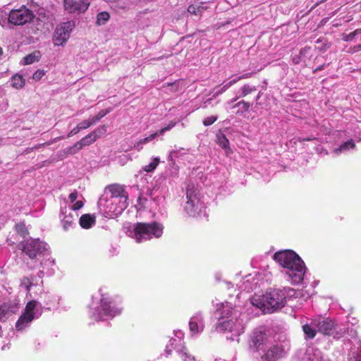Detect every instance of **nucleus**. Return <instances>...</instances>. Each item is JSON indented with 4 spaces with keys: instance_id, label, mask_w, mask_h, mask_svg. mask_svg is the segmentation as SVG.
<instances>
[{
    "instance_id": "obj_1",
    "label": "nucleus",
    "mask_w": 361,
    "mask_h": 361,
    "mask_svg": "<svg viewBox=\"0 0 361 361\" xmlns=\"http://www.w3.org/2000/svg\"><path fill=\"white\" fill-rule=\"evenodd\" d=\"M217 323L216 329L220 332H230L238 337L244 332L245 322L241 313L231 302H221L216 310Z\"/></svg>"
},
{
    "instance_id": "obj_2",
    "label": "nucleus",
    "mask_w": 361,
    "mask_h": 361,
    "mask_svg": "<svg viewBox=\"0 0 361 361\" xmlns=\"http://www.w3.org/2000/svg\"><path fill=\"white\" fill-rule=\"evenodd\" d=\"M274 259L283 269L286 279L293 285L300 283L306 272L304 262L295 252L281 250L274 255Z\"/></svg>"
},
{
    "instance_id": "obj_3",
    "label": "nucleus",
    "mask_w": 361,
    "mask_h": 361,
    "mask_svg": "<svg viewBox=\"0 0 361 361\" xmlns=\"http://www.w3.org/2000/svg\"><path fill=\"white\" fill-rule=\"evenodd\" d=\"M293 288L274 289L267 292L264 295L255 294L250 299L252 306L261 310L264 313H271L283 307L288 296L295 295Z\"/></svg>"
},
{
    "instance_id": "obj_4",
    "label": "nucleus",
    "mask_w": 361,
    "mask_h": 361,
    "mask_svg": "<svg viewBox=\"0 0 361 361\" xmlns=\"http://www.w3.org/2000/svg\"><path fill=\"white\" fill-rule=\"evenodd\" d=\"M163 226L156 222L137 223L128 228V235L134 238L137 243L150 240L153 238H158L163 233Z\"/></svg>"
},
{
    "instance_id": "obj_5",
    "label": "nucleus",
    "mask_w": 361,
    "mask_h": 361,
    "mask_svg": "<svg viewBox=\"0 0 361 361\" xmlns=\"http://www.w3.org/2000/svg\"><path fill=\"white\" fill-rule=\"evenodd\" d=\"M203 209L198 188L193 183H189L186 188V201L183 205L185 212L190 216H197L200 215Z\"/></svg>"
},
{
    "instance_id": "obj_6",
    "label": "nucleus",
    "mask_w": 361,
    "mask_h": 361,
    "mask_svg": "<svg viewBox=\"0 0 361 361\" xmlns=\"http://www.w3.org/2000/svg\"><path fill=\"white\" fill-rule=\"evenodd\" d=\"M128 202H123L116 198L103 195L98 202V206L104 215L109 219L121 214L128 207Z\"/></svg>"
},
{
    "instance_id": "obj_7",
    "label": "nucleus",
    "mask_w": 361,
    "mask_h": 361,
    "mask_svg": "<svg viewBox=\"0 0 361 361\" xmlns=\"http://www.w3.org/2000/svg\"><path fill=\"white\" fill-rule=\"evenodd\" d=\"M42 314L41 304L36 300L27 302L25 310L16 323L18 331H22L30 326L35 318H37Z\"/></svg>"
},
{
    "instance_id": "obj_8",
    "label": "nucleus",
    "mask_w": 361,
    "mask_h": 361,
    "mask_svg": "<svg viewBox=\"0 0 361 361\" xmlns=\"http://www.w3.org/2000/svg\"><path fill=\"white\" fill-rule=\"evenodd\" d=\"M122 309V307L112 305L109 298L102 296L99 305L95 307L92 313V317L96 320H106L120 314Z\"/></svg>"
},
{
    "instance_id": "obj_9",
    "label": "nucleus",
    "mask_w": 361,
    "mask_h": 361,
    "mask_svg": "<svg viewBox=\"0 0 361 361\" xmlns=\"http://www.w3.org/2000/svg\"><path fill=\"white\" fill-rule=\"evenodd\" d=\"M8 18L10 24L23 26L31 23L35 18V14L32 10L23 5L18 8L10 11Z\"/></svg>"
},
{
    "instance_id": "obj_10",
    "label": "nucleus",
    "mask_w": 361,
    "mask_h": 361,
    "mask_svg": "<svg viewBox=\"0 0 361 361\" xmlns=\"http://www.w3.org/2000/svg\"><path fill=\"white\" fill-rule=\"evenodd\" d=\"M75 26V22L69 20L59 24L53 35L52 41L54 46H64L70 38Z\"/></svg>"
},
{
    "instance_id": "obj_11",
    "label": "nucleus",
    "mask_w": 361,
    "mask_h": 361,
    "mask_svg": "<svg viewBox=\"0 0 361 361\" xmlns=\"http://www.w3.org/2000/svg\"><path fill=\"white\" fill-rule=\"evenodd\" d=\"M22 251L30 259L43 255L48 250L47 244L38 238L29 239L21 243Z\"/></svg>"
},
{
    "instance_id": "obj_12",
    "label": "nucleus",
    "mask_w": 361,
    "mask_h": 361,
    "mask_svg": "<svg viewBox=\"0 0 361 361\" xmlns=\"http://www.w3.org/2000/svg\"><path fill=\"white\" fill-rule=\"evenodd\" d=\"M297 361H325L326 357L322 352L314 347H308L304 352H298Z\"/></svg>"
},
{
    "instance_id": "obj_13",
    "label": "nucleus",
    "mask_w": 361,
    "mask_h": 361,
    "mask_svg": "<svg viewBox=\"0 0 361 361\" xmlns=\"http://www.w3.org/2000/svg\"><path fill=\"white\" fill-rule=\"evenodd\" d=\"M204 329V320L201 312L195 313L189 321V330L192 336L200 335Z\"/></svg>"
},
{
    "instance_id": "obj_14",
    "label": "nucleus",
    "mask_w": 361,
    "mask_h": 361,
    "mask_svg": "<svg viewBox=\"0 0 361 361\" xmlns=\"http://www.w3.org/2000/svg\"><path fill=\"white\" fill-rule=\"evenodd\" d=\"M63 6L70 13H81L87 10L90 3L87 0H63Z\"/></svg>"
},
{
    "instance_id": "obj_15",
    "label": "nucleus",
    "mask_w": 361,
    "mask_h": 361,
    "mask_svg": "<svg viewBox=\"0 0 361 361\" xmlns=\"http://www.w3.org/2000/svg\"><path fill=\"white\" fill-rule=\"evenodd\" d=\"M267 343V336L262 331L257 329L254 331L250 341V347L254 350L264 352Z\"/></svg>"
},
{
    "instance_id": "obj_16",
    "label": "nucleus",
    "mask_w": 361,
    "mask_h": 361,
    "mask_svg": "<svg viewBox=\"0 0 361 361\" xmlns=\"http://www.w3.org/2000/svg\"><path fill=\"white\" fill-rule=\"evenodd\" d=\"M317 319L319 320V325L317 327L319 332L326 335H333L334 338L341 336L338 331H336V325L332 320L321 317H317Z\"/></svg>"
},
{
    "instance_id": "obj_17",
    "label": "nucleus",
    "mask_w": 361,
    "mask_h": 361,
    "mask_svg": "<svg viewBox=\"0 0 361 361\" xmlns=\"http://www.w3.org/2000/svg\"><path fill=\"white\" fill-rule=\"evenodd\" d=\"M283 353V350L280 345L268 343L265 351L262 352L259 355L265 360L273 361L282 356Z\"/></svg>"
},
{
    "instance_id": "obj_18",
    "label": "nucleus",
    "mask_w": 361,
    "mask_h": 361,
    "mask_svg": "<svg viewBox=\"0 0 361 361\" xmlns=\"http://www.w3.org/2000/svg\"><path fill=\"white\" fill-rule=\"evenodd\" d=\"M105 195H108V197L120 200L123 202H128V195L123 185L113 184L108 186Z\"/></svg>"
},
{
    "instance_id": "obj_19",
    "label": "nucleus",
    "mask_w": 361,
    "mask_h": 361,
    "mask_svg": "<svg viewBox=\"0 0 361 361\" xmlns=\"http://www.w3.org/2000/svg\"><path fill=\"white\" fill-rule=\"evenodd\" d=\"M19 310V304L16 302H4L0 305V321L4 322Z\"/></svg>"
},
{
    "instance_id": "obj_20",
    "label": "nucleus",
    "mask_w": 361,
    "mask_h": 361,
    "mask_svg": "<svg viewBox=\"0 0 361 361\" xmlns=\"http://www.w3.org/2000/svg\"><path fill=\"white\" fill-rule=\"evenodd\" d=\"M318 325H319V320L317 319V317L312 319L310 323L303 324L302 331L305 339H312L315 337L318 331Z\"/></svg>"
},
{
    "instance_id": "obj_21",
    "label": "nucleus",
    "mask_w": 361,
    "mask_h": 361,
    "mask_svg": "<svg viewBox=\"0 0 361 361\" xmlns=\"http://www.w3.org/2000/svg\"><path fill=\"white\" fill-rule=\"evenodd\" d=\"M356 147L355 142L353 140L350 139L346 142H343L339 147H335L332 149V153L338 157L343 154H348L353 151Z\"/></svg>"
},
{
    "instance_id": "obj_22",
    "label": "nucleus",
    "mask_w": 361,
    "mask_h": 361,
    "mask_svg": "<svg viewBox=\"0 0 361 361\" xmlns=\"http://www.w3.org/2000/svg\"><path fill=\"white\" fill-rule=\"evenodd\" d=\"M66 213V207L61 209V214L63 216V217L61 219V223L62 226L65 231H68L71 227H72L75 221L74 216L71 212H69L68 214Z\"/></svg>"
},
{
    "instance_id": "obj_23",
    "label": "nucleus",
    "mask_w": 361,
    "mask_h": 361,
    "mask_svg": "<svg viewBox=\"0 0 361 361\" xmlns=\"http://www.w3.org/2000/svg\"><path fill=\"white\" fill-rule=\"evenodd\" d=\"M80 225L83 228H90L95 223V217L89 214H83L80 219Z\"/></svg>"
},
{
    "instance_id": "obj_24",
    "label": "nucleus",
    "mask_w": 361,
    "mask_h": 361,
    "mask_svg": "<svg viewBox=\"0 0 361 361\" xmlns=\"http://www.w3.org/2000/svg\"><path fill=\"white\" fill-rule=\"evenodd\" d=\"M40 58H41L40 51H35L32 53L23 57L22 63L23 65H30L35 62L39 61Z\"/></svg>"
},
{
    "instance_id": "obj_25",
    "label": "nucleus",
    "mask_w": 361,
    "mask_h": 361,
    "mask_svg": "<svg viewBox=\"0 0 361 361\" xmlns=\"http://www.w3.org/2000/svg\"><path fill=\"white\" fill-rule=\"evenodd\" d=\"M157 136H158V133H154L151 134L149 136L146 137L141 139L139 141L136 142L133 145V148L139 152L143 148L144 145L152 141Z\"/></svg>"
},
{
    "instance_id": "obj_26",
    "label": "nucleus",
    "mask_w": 361,
    "mask_h": 361,
    "mask_svg": "<svg viewBox=\"0 0 361 361\" xmlns=\"http://www.w3.org/2000/svg\"><path fill=\"white\" fill-rule=\"evenodd\" d=\"M25 80L20 75H14L11 78V85L16 89H20L24 87Z\"/></svg>"
},
{
    "instance_id": "obj_27",
    "label": "nucleus",
    "mask_w": 361,
    "mask_h": 361,
    "mask_svg": "<svg viewBox=\"0 0 361 361\" xmlns=\"http://www.w3.org/2000/svg\"><path fill=\"white\" fill-rule=\"evenodd\" d=\"M177 353L181 361H196L195 356L191 355L185 347L178 350Z\"/></svg>"
},
{
    "instance_id": "obj_28",
    "label": "nucleus",
    "mask_w": 361,
    "mask_h": 361,
    "mask_svg": "<svg viewBox=\"0 0 361 361\" xmlns=\"http://www.w3.org/2000/svg\"><path fill=\"white\" fill-rule=\"evenodd\" d=\"M251 75H252V73H245V74H243V75H242L240 76H238V77L233 79L232 80L225 83L223 85V87H224V90L226 91L230 87H231L233 85H234L235 83H236L239 80H240L242 79L249 78L251 77Z\"/></svg>"
},
{
    "instance_id": "obj_29",
    "label": "nucleus",
    "mask_w": 361,
    "mask_h": 361,
    "mask_svg": "<svg viewBox=\"0 0 361 361\" xmlns=\"http://www.w3.org/2000/svg\"><path fill=\"white\" fill-rule=\"evenodd\" d=\"M251 75H252V73H245V74H243V75H242L240 76H238V77L233 79L232 80L225 83L223 85V87H224V90L226 91L230 87H231L233 85H234L235 83H236L239 80H240L242 79L249 78L251 77Z\"/></svg>"
},
{
    "instance_id": "obj_30",
    "label": "nucleus",
    "mask_w": 361,
    "mask_h": 361,
    "mask_svg": "<svg viewBox=\"0 0 361 361\" xmlns=\"http://www.w3.org/2000/svg\"><path fill=\"white\" fill-rule=\"evenodd\" d=\"M251 75H252V73H245V74H243V75H242L240 76H238V77L233 79L232 80L225 83L223 85V87H224V90L226 91L230 87H231L233 85H234L235 83H236L239 80H240L242 79L249 78L251 77Z\"/></svg>"
},
{
    "instance_id": "obj_31",
    "label": "nucleus",
    "mask_w": 361,
    "mask_h": 361,
    "mask_svg": "<svg viewBox=\"0 0 361 361\" xmlns=\"http://www.w3.org/2000/svg\"><path fill=\"white\" fill-rule=\"evenodd\" d=\"M109 18L110 15L109 13L106 11L100 12L97 16L96 24L99 26L103 25L106 23Z\"/></svg>"
},
{
    "instance_id": "obj_32",
    "label": "nucleus",
    "mask_w": 361,
    "mask_h": 361,
    "mask_svg": "<svg viewBox=\"0 0 361 361\" xmlns=\"http://www.w3.org/2000/svg\"><path fill=\"white\" fill-rule=\"evenodd\" d=\"M204 7L202 6V3L192 4L188 6V11L194 15H200L204 10Z\"/></svg>"
},
{
    "instance_id": "obj_33",
    "label": "nucleus",
    "mask_w": 361,
    "mask_h": 361,
    "mask_svg": "<svg viewBox=\"0 0 361 361\" xmlns=\"http://www.w3.org/2000/svg\"><path fill=\"white\" fill-rule=\"evenodd\" d=\"M217 143L224 149H229V141L226 138V135L223 133H218L216 135Z\"/></svg>"
},
{
    "instance_id": "obj_34",
    "label": "nucleus",
    "mask_w": 361,
    "mask_h": 361,
    "mask_svg": "<svg viewBox=\"0 0 361 361\" xmlns=\"http://www.w3.org/2000/svg\"><path fill=\"white\" fill-rule=\"evenodd\" d=\"M159 162H160L159 158L154 157L152 159V160L151 161V162L149 164H147L143 167V170L148 173L152 172L154 170H155V169L157 168V166H158Z\"/></svg>"
},
{
    "instance_id": "obj_35",
    "label": "nucleus",
    "mask_w": 361,
    "mask_h": 361,
    "mask_svg": "<svg viewBox=\"0 0 361 361\" xmlns=\"http://www.w3.org/2000/svg\"><path fill=\"white\" fill-rule=\"evenodd\" d=\"M349 356V361H361V347L357 350H351Z\"/></svg>"
},
{
    "instance_id": "obj_36",
    "label": "nucleus",
    "mask_w": 361,
    "mask_h": 361,
    "mask_svg": "<svg viewBox=\"0 0 361 361\" xmlns=\"http://www.w3.org/2000/svg\"><path fill=\"white\" fill-rule=\"evenodd\" d=\"M106 132V126H102L97 129H95L94 131H92L91 133L94 135V139L97 140L99 137H100L102 135H103Z\"/></svg>"
},
{
    "instance_id": "obj_37",
    "label": "nucleus",
    "mask_w": 361,
    "mask_h": 361,
    "mask_svg": "<svg viewBox=\"0 0 361 361\" xmlns=\"http://www.w3.org/2000/svg\"><path fill=\"white\" fill-rule=\"evenodd\" d=\"M85 146V144L83 143L82 140H80V141L75 143V145L71 147L68 149V152L71 154H75V153L78 152L80 149H81Z\"/></svg>"
},
{
    "instance_id": "obj_38",
    "label": "nucleus",
    "mask_w": 361,
    "mask_h": 361,
    "mask_svg": "<svg viewBox=\"0 0 361 361\" xmlns=\"http://www.w3.org/2000/svg\"><path fill=\"white\" fill-rule=\"evenodd\" d=\"M256 90V87L249 85H245L241 87V97H245L248 94Z\"/></svg>"
},
{
    "instance_id": "obj_39",
    "label": "nucleus",
    "mask_w": 361,
    "mask_h": 361,
    "mask_svg": "<svg viewBox=\"0 0 361 361\" xmlns=\"http://www.w3.org/2000/svg\"><path fill=\"white\" fill-rule=\"evenodd\" d=\"M235 106H240V109L238 111V113H243V112H245V111H247L250 106V104L248 103V102H246L245 101H241L240 102H238V104H236L234 107Z\"/></svg>"
},
{
    "instance_id": "obj_40",
    "label": "nucleus",
    "mask_w": 361,
    "mask_h": 361,
    "mask_svg": "<svg viewBox=\"0 0 361 361\" xmlns=\"http://www.w3.org/2000/svg\"><path fill=\"white\" fill-rule=\"evenodd\" d=\"M8 13H6L5 12L1 11L0 12V25L2 27H6L8 24H10L8 21Z\"/></svg>"
},
{
    "instance_id": "obj_41",
    "label": "nucleus",
    "mask_w": 361,
    "mask_h": 361,
    "mask_svg": "<svg viewBox=\"0 0 361 361\" xmlns=\"http://www.w3.org/2000/svg\"><path fill=\"white\" fill-rule=\"evenodd\" d=\"M81 140L85 146H88L96 141L94 139V135H93L91 133Z\"/></svg>"
},
{
    "instance_id": "obj_42",
    "label": "nucleus",
    "mask_w": 361,
    "mask_h": 361,
    "mask_svg": "<svg viewBox=\"0 0 361 361\" xmlns=\"http://www.w3.org/2000/svg\"><path fill=\"white\" fill-rule=\"evenodd\" d=\"M358 34H361V29H357L354 32H350L348 35H344L343 39L346 42L351 41Z\"/></svg>"
},
{
    "instance_id": "obj_43",
    "label": "nucleus",
    "mask_w": 361,
    "mask_h": 361,
    "mask_svg": "<svg viewBox=\"0 0 361 361\" xmlns=\"http://www.w3.org/2000/svg\"><path fill=\"white\" fill-rule=\"evenodd\" d=\"M176 122L171 121L166 127L162 128L159 130L157 131L156 133H158V135H163L165 132L170 130L176 126Z\"/></svg>"
},
{
    "instance_id": "obj_44",
    "label": "nucleus",
    "mask_w": 361,
    "mask_h": 361,
    "mask_svg": "<svg viewBox=\"0 0 361 361\" xmlns=\"http://www.w3.org/2000/svg\"><path fill=\"white\" fill-rule=\"evenodd\" d=\"M32 283L31 282L30 279L27 277H24L21 280L20 286L27 290H30V288L32 286Z\"/></svg>"
},
{
    "instance_id": "obj_45",
    "label": "nucleus",
    "mask_w": 361,
    "mask_h": 361,
    "mask_svg": "<svg viewBox=\"0 0 361 361\" xmlns=\"http://www.w3.org/2000/svg\"><path fill=\"white\" fill-rule=\"evenodd\" d=\"M45 75V71L42 69L37 70L32 75V79L39 81Z\"/></svg>"
},
{
    "instance_id": "obj_46",
    "label": "nucleus",
    "mask_w": 361,
    "mask_h": 361,
    "mask_svg": "<svg viewBox=\"0 0 361 361\" xmlns=\"http://www.w3.org/2000/svg\"><path fill=\"white\" fill-rule=\"evenodd\" d=\"M310 50V48H305L300 50V56H295L293 58V61L294 63L298 64L300 63L301 60V56L306 54Z\"/></svg>"
},
{
    "instance_id": "obj_47",
    "label": "nucleus",
    "mask_w": 361,
    "mask_h": 361,
    "mask_svg": "<svg viewBox=\"0 0 361 361\" xmlns=\"http://www.w3.org/2000/svg\"><path fill=\"white\" fill-rule=\"evenodd\" d=\"M216 120H217V116H208L203 121V124L205 126H211L212 124H213Z\"/></svg>"
},
{
    "instance_id": "obj_48",
    "label": "nucleus",
    "mask_w": 361,
    "mask_h": 361,
    "mask_svg": "<svg viewBox=\"0 0 361 361\" xmlns=\"http://www.w3.org/2000/svg\"><path fill=\"white\" fill-rule=\"evenodd\" d=\"M78 126L79 127V128L81 130H84V129H87L89 127L91 126V123L89 121V119L87 120H84L82 121V122L79 123L78 124Z\"/></svg>"
},
{
    "instance_id": "obj_49",
    "label": "nucleus",
    "mask_w": 361,
    "mask_h": 361,
    "mask_svg": "<svg viewBox=\"0 0 361 361\" xmlns=\"http://www.w3.org/2000/svg\"><path fill=\"white\" fill-rule=\"evenodd\" d=\"M83 205H84L83 201L81 200H79L73 205H72L71 209L74 210V211L78 210V209H81L83 207Z\"/></svg>"
},
{
    "instance_id": "obj_50",
    "label": "nucleus",
    "mask_w": 361,
    "mask_h": 361,
    "mask_svg": "<svg viewBox=\"0 0 361 361\" xmlns=\"http://www.w3.org/2000/svg\"><path fill=\"white\" fill-rule=\"evenodd\" d=\"M78 197V192L76 190L71 192L68 196V199L71 202H74L77 200Z\"/></svg>"
},
{
    "instance_id": "obj_51",
    "label": "nucleus",
    "mask_w": 361,
    "mask_h": 361,
    "mask_svg": "<svg viewBox=\"0 0 361 361\" xmlns=\"http://www.w3.org/2000/svg\"><path fill=\"white\" fill-rule=\"evenodd\" d=\"M176 339L170 340V344L166 346V350H165V352L168 355L171 354V350H172V349H171L172 348V345H173V343L176 342Z\"/></svg>"
},
{
    "instance_id": "obj_52",
    "label": "nucleus",
    "mask_w": 361,
    "mask_h": 361,
    "mask_svg": "<svg viewBox=\"0 0 361 361\" xmlns=\"http://www.w3.org/2000/svg\"><path fill=\"white\" fill-rule=\"evenodd\" d=\"M80 131V129L79 128V127L77 126L75 128H74L73 129H72L70 133H68V137H71V136H73L76 134H78L79 132Z\"/></svg>"
},
{
    "instance_id": "obj_53",
    "label": "nucleus",
    "mask_w": 361,
    "mask_h": 361,
    "mask_svg": "<svg viewBox=\"0 0 361 361\" xmlns=\"http://www.w3.org/2000/svg\"><path fill=\"white\" fill-rule=\"evenodd\" d=\"M109 113L108 111L106 110H102L100 111L97 115H96L99 119L100 120L101 118H102L103 117H104L107 114Z\"/></svg>"
},
{
    "instance_id": "obj_54",
    "label": "nucleus",
    "mask_w": 361,
    "mask_h": 361,
    "mask_svg": "<svg viewBox=\"0 0 361 361\" xmlns=\"http://www.w3.org/2000/svg\"><path fill=\"white\" fill-rule=\"evenodd\" d=\"M99 121V118L97 116H92L89 118V121L91 123V126L97 123Z\"/></svg>"
},
{
    "instance_id": "obj_55",
    "label": "nucleus",
    "mask_w": 361,
    "mask_h": 361,
    "mask_svg": "<svg viewBox=\"0 0 361 361\" xmlns=\"http://www.w3.org/2000/svg\"><path fill=\"white\" fill-rule=\"evenodd\" d=\"M47 264H49V265H52L54 264V261H51L50 259H46V260H42L41 262H40V265L42 268L44 267V265Z\"/></svg>"
},
{
    "instance_id": "obj_56",
    "label": "nucleus",
    "mask_w": 361,
    "mask_h": 361,
    "mask_svg": "<svg viewBox=\"0 0 361 361\" xmlns=\"http://www.w3.org/2000/svg\"><path fill=\"white\" fill-rule=\"evenodd\" d=\"M224 92H225V90H224V87L222 86L218 91H216V94H222Z\"/></svg>"
},
{
    "instance_id": "obj_57",
    "label": "nucleus",
    "mask_w": 361,
    "mask_h": 361,
    "mask_svg": "<svg viewBox=\"0 0 361 361\" xmlns=\"http://www.w3.org/2000/svg\"><path fill=\"white\" fill-rule=\"evenodd\" d=\"M358 50H361V44L354 47L353 51H357Z\"/></svg>"
},
{
    "instance_id": "obj_58",
    "label": "nucleus",
    "mask_w": 361,
    "mask_h": 361,
    "mask_svg": "<svg viewBox=\"0 0 361 361\" xmlns=\"http://www.w3.org/2000/svg\"><path fill=\"white\" fill-rule=\"evenodd\" d=\"M38 276H39V278H42V277L44 276V271H39V273H38Z\"/></svg>"
},
{
    "instance_id": "obj_59",
    "label": "nucleus",
    "mask_w": 361,
    "mask_h": 361,
    "mask_svg": "<svg viewBox=\"0 0 361 361\" xmlns=\"http://www.w3.org/2000/svg\"><path fill=\"white\" fill-rule=\"evenodd\" d=\"M175 154H176V151L173 150V151H171L170 152V154H169V157H172L173 155H174Z\"/></svg>"
},
{
    "instance_id": "obj_60",
    "label": "nucleus",
    "mask_w": 361,
    "mask_h": 361,
    "mask_svg": "<svg viewBox=\"0 0 361 361\" xmlns=\"http://www.w3.org/2000/svg\"><path fill=\"white\" fill-rule=\"evenodd\" d=\"M351 20H353V18H349L348 20H347V21H350Z\"/></svg>"
},
{
    "instance_id": "obj_61",
    "label": "nucleus",
    "mask_w": 361,
    "mask_h": 361,
    "mask_svg": "<svg viewBox=\"0 0 361 361\" xmlns=\"http://www.w3.org/2000/svg\"><path fill=\"white\" fill-rule=\"evenodd\" d=\"M311 139L310 138H307V139H304L303 140H310Z\"/></svg>"
},
{
    "instance_id": "obj_62",
    "label": "nucleus",
    "mask_w": 361,
    "mask_h": 361,
    "mask_svg": "<svg viewBox=\"0 0 361 361\" xmlns=\"http://www.w3.org/2000/svg\"><path fill=\"white\" fill-rule=\"evenodd\" d=\"M325 361H330V360L328 358H326Z\"/></svg>"
},
{
    "instance_id": "obj_63",
    "label": "nucleus",
    "mask_w": 361,
    "mask_h": 361,
    "mask_svg": "<svg viewBox=\"0 0 361 361\" xmlns=\"http://www.w3.org/2000/svg\"><path fill=\"white\" fill-rule=\"evenodd\" d=\"M220 361H224V360H220Z\"/></svg>"
}]
</instances>
